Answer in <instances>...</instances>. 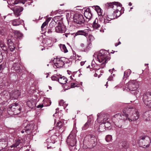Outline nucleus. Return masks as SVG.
I'll return each instance as SVG.
<instances>
[{
	"mask_svg": "<svg viewBox=\"0 0 151 151\" xmlns=\"http://www.w3.org/2000/svg\"><path fill=\"white\" fill-rule=\"evenodd\" d=\"M127 110L128 114H125L124 115L118 114L112 117V121L116 126L121 127L124 121L127 120L129 122L134 121L139 118V113L135 107L129 106L127 108Z\"/></svg>",
	"mask_w": 151,
	"mask_h": 151,
	"instance_id": "nucleus-1",
	"label": "nucleus"
},
{
	"mask_svg": "<svg viewBox=\"0 0 151 151\" xmlns=\"http://www.w3.org/2000/svg\"><path fill=\"white\" fill-rule=\"evenodd\" d=\"M93 56L97 58V60L101 63L102 68L105 66L106 63L110 59L109 53L106 50H103L95 53Z\"/></svg>",
	"mask_w": 151,
	"mask_h": 151,
	"instance_id": "nucleus-2",
	"label": "nucleus"
},
{
	"mask_svg": "<svg viewBox=\"0 0 151 151\" xmlns=\"http://www.w3.org/2000/svg\"><path fill=\"white\" fill-rule=\"evenodd\" d=\"M139 82L135 81H129L125 85L123 91H133L136 90L139 87Z\"/></svg>",
	"mask_w": 151,
	"mask_h": 151,
	"instance_id": "nucleus-3",
	"label": "nucleus"
},
{
	"mask_svg": "<svg viewBox=\"0 0 151 151\" xmlns=\"http://www.w3.org/2000/svg\"><path fill=\"white\" fill-rule=\"evenodd\" d=\"M150 139L147 136H141L139 140V143L140 147L143 148L148 147L150 143Z\"/></svg>",
	"mask_w": 151,
	"mask_h": 151,
	"instance_id": "nucleus-4",
	"label": "nucleus"
},
{
	"mask_svg": "<svg viewBox=\"0 0 151 151\" xmlns=\"http://www.w3.org/2000/svg\"><path fill=\"white\" fill-rule=\"evenodd\" d=\"M143 102L145 105L151 108V92H148L145 93L142 98Z\"/></svg>",
	"mask_w": 151,
	"mask_h": 151,
	"instance_id": "nucleus-5",
	"label": "nucleus"
},
{
	"mask_svg": "<svg viewBox=\"0 0 151 151\" xmlns=\"http://www.w3.org/2000/svg\"><path fill=\"white\" fill-rule=\"evenodd\" d=\"M73 17L74 22L77 24H81L85 22V20L83 15L81 14L75 13Z\"/></svg>",
	"mask_w": 151,
	"mask_h": 151,
	"instance_id": "nucleus-6",
	"label": "nucleus"
},
{
	"mask_svg": "<svg viewBox=\"0 0 151 151\" xmlns=\"http://www.w3.org/2000/svg\"><path fill=\"white\" fill-rule=\"evenodd\" d=\"M65 59L64 58H57L55 59L53 62L55 66L57 68L62 67L65 64Z\"/></svg>",
	"mask_w": 151,
	"mask_h": 151,
	"instance_id": "nucleus-7",
	"label": "nucleus"
},
{
	"mask_svg": "<svg viewBox=\"0 0 151 151\" xmlns=\"http://www.w3.org/2000/svg\"><path fill=\"white\" fill-rule=\"evenodd\" d=\"M21 110L20 106L17 104H14L10 107L9 111L10 112V111L13 112L14 115H17L20 113Z\"/></svg>",
	"mask_w": 151,
	"mask_h": 151,
	"instance_id": "nucleus-8",
	"label": "nucleus"
},
{
	"mask_svg": "<svg viewBox=\"0 0 151 151\" xmlns=\"http://www.w3.org/2000/svg\"><path fill=\"white\" fill-rule=\"evenodd\" d=\"M8 94V92L6 91H4L0 93V104H4L5 102H7L9 99Z\"/></svg>",
	"mask_w": 151,
	"mask_h": 151,
	"instance_id": "nucleus-9",
	"label": "nucleus"
},
{
	"mask_svg": "<svg viewBox=\"0 0 151 151\" xmlns=\"http://www.w3.org/2000/svg\"><path fill=\"white\" fill-rule=\"evenodd\" d=\"M65 26L60 22L58 23V25L55 28V31L58 33H63L66 31Z\"/></svg>",
	"mask_w": 151,
	"mask_h": 151,
	"instance_id": "nucleus-10",
	"label": "nucleus"
},
{
	"mask_svg": "<svg viewBox=\"0 0 151 151\" xmlns=\"http://www.w3.org/2000/svg\"><path fill=\"white\" fill-rule=\"evenodd\" d=\"M67 141L68 143H69L70 145L74 146L76 142L75 135L70 134L67 138Z\"/></svg>",
	"mask_w": 151,
	"mask_h": 151,
	"instance_id": "nucleus-11",
	"label": "nucleus"
},
{
	"mask_svg": "<svg viewBox=\"0 0 151 151\" xmlns=\"http://www.w3.org/2000/svg\"><path fill=\"white\" fill-rule=\"evenodd\" d=\"M35 125L31 123L27 124L24 127L25 132L28 134L31 133L34 130Z\"/></svg>",
	"mask_w": 151,
	"mask_h": 151,
	"instance_id": "nucleus-12",
	"label": "nucleus"
},
{
	"mask_svg": "<svg viewBox=\"0 0 151 151\" xmlns=\"http://www.w3.org/2000/svg\"><path fill=\"white\" fill-rule=\"evenodd\" d=\"M26 1V0H8V7L10 8L11 6L19 3H22L24 4Z\"/></svg>",
	"mask_w": 151,
	"mask_h": 151,
	"instance_id": "nucleus-13",
	"label": "nucleus"
},
{
	"mask_svg": "<svg viewBox=\"0 0 151 151\" xmlns=\"http://www.w3.org/2000/svg\"><path fill=\"white\" fill-rule=\"evenodd\" d=\"M21 93L19 90L12 91L9 93L10 97L12 99H17L20 95Z\"/></svg>",
	"mask_w": 151,
	"mask_h": 151,
	"instance_id": "nucleus-14",
	"label": "nucleus"
},
{
	"mask_svg": "<svg viewBox=\"0 0 151 151\" xmlns=\"http://www.w3.org/2000/svg\"><path fill=\"white\" fill-rule=\"evenodd\" d=\"M108 119L106 116L104 114H97V120L99 122L100 121L101 123H105V122Z\"/></svg>",
	"mask_w": 151,
	"mask_h": 151,
	"instance_id": "nucleus-15",
	"label": "nucleus"
},
{
	"mask_svg": "<svg viewBox=\"0 0 151 151\" xmlns=\"http://www.w3.org/2000/svg\"><path fill=\"white\" fill-rule=\"evenodd\" d=\"M11 9L13 10L14 14L17 17L20 15L21 14L20 13L23 10V8L20 6H16Z\"/></svg>",
	"mask_w": 151,
	"mask_h": 151,
	"instance_id": "nucleus-16",
	"label": "nucleus"
},
{
	"mask_svg": "<svg viewBox=\"0 0 151 151\" xmlns=\"http://www.w3.org/2000/svg\"><path fill=\"white\" fill-rule=\"evenodd\" d=\"M121 4L118 3V2H114L107 3L106 4V7L108 8H113L116 9L119 4Z\"/></svg>",
	"mask_w": 151,
	"mask_h": 151,
	"instance_id": "nucleus-17",
	"label": "nucleus"
},
{
	"mask_svg": "<svg viewBox=\"0 0 151 151\" xmlns=\"http://www.w3.org/2000/svg\"><path fill=\"white\" fill-rule=\"evenodd\" d=\"M84 15L87 19H90L91 18L92 14L90 8H87L84 9Z\"/></svg>",
	"mask_w": 151,
	"mask_h": 151,
	"instance_id": "nucleus-18",
	"label": "nucleus"
},
{
	"mask_svg": "<svg viewBox=\"0 0 151 151\" xmlns=\"http://www.w3.org/2000/svg\"><path fill=\"white\" fill-rule=\"evenodd\" d=\"M119 5V6L116 8V10L114 12L113 14L116 18L120 16L121 14L120 10L121 9L122 5L121 4Z\"/></svg>",
	"mask_w": 151,
	"mask_h": 151,
	"instance_id": "nucleus-19",
	"label": "nucleus"
},
{
	"mask_svg": "<svg viewBox=\"0 0 151 151\" xmlns=\"http://www.w3.org/2000/svg\"><path fill=\"white\" fill-rule=\"evenodd\" d=\"M36 102L35 100L32 99L29 100L27 102V105L31 109H33L35 106Z\"/></svg>",
	"mask_w": 151,
	"mask_h": 151,
	"instance_id": "nucleus-20",
	"label": "nucleus"
},
{
	"mask_svg": "<svg viewBox=\"0 0 151 151\" xmlns=\"http://www.w3.org/2000/svg\"><path fill=\"white\" fill-rule=\"evenodd\" d=\"M7 146V141L6 139H0V149H3Z\"/></svg>",
	"mask_w": 151,
	"mask_h": 151,
	"instance_id": "nucleus-21",
	"label": "nucleus"
},
{
	"mask_svg": "<svg viewBox=\"0 0 151 151\" xmlns=\"http://www.w3.org/2000/svg\"><path fill=\"white\" fill-rule=\"evenodd\" d=\"M85 30H78L75 33H73L74 37L78 35H82L86 37L88 35V34L85 32Z\"/></svg>",
	"mask_w": 151,
	"mask_h": 151,
	"instance_id": "nucleus-22",
	"label": "nucleus"
},
{
	"mask_svg": "<svg viewBox=\"0 0 151 151\" xmlns=\"http://www.w3.org/2000/svg\"><path fill=\"white\" fill-rule=\"evenodd\" d=\"M115 17L114 14H112V15H109L107 16H104V22H108V21H110L111 20L114 19Z\"/></svg>",
	"mask_w": 151,
	"mask_h": 151,
	"instance_id": "nucleus-23",
	"label": "nucleus"
},
{
	"mask_svg": "<svg viewBox=\"0 0 151 151\" xmlns=\"http://www.w3.org/2000/svg\"><path fill=\"white\" fill-rule=\"evenodd\" d=\"M12 23L13 26H16L19 25L23 22V21L19 19H14L11 21Z\"/></svg>",
	"mask_w": 151,
	"mask_h": 151,
	"instance_id": "nucleus-24",
	"label": "nucleus"
},
{
	"mask_svg": "<svg viewBox=\"0 0 151 151\" xmlns=\"http://www.w3.org/2000/svg\"><path fill=\"white\" fill-rule=\"evenodd\" d=\"M100 27V24L99 23L98 19L96 18L93 23V27L94 29H97Z\"/></svg>",
	"mask_w": 151,
	"mask_h": 151,
	"instance_id": "nucleus-25",
	"label": "nucleus"
},
{
	"mask_svg": "<svg viewBox=\"0 0 151 151\" xmlns=\"http://www.w3.org/2000/svg\"><path fill=\"white\" fill-rule=\"evenodd\" d=\"M8 47L10 50L12 52L15 49V47L14 44L11 42V40H8Z\"/></svg>",
	"mask_w": 151,
	"mask_h": 151,
	"instance_id": "nucleus-26",
	"label": "nucleus"
},
{
	"mask_svg": "<svg viewBox=\"0 0 151 151\" xmlns=\"http://www.w3.org/2000/svg\"><path fill=\"white\" fill-rule=\"evenodd\" d=\"M67 79L64 76L61 77L60 76L58 79V82L61 84H65L67 81Z\"/></svg>",
	"mask_w": 151,
	"mask_h": 151,
	"instance_id": "nucleus-27",
	"label": "nucleus"
},
{
	"mask_svg": "<svg viewBox=\"0 0 151 151\" xmlns=\"http://www.w3.org/2000/svg\"><path fill=\"white\" fill-rule=\"evenodd\" d=\"M20 64L19 63H14L13 65V68L14 70L17 71V72H20Z\"/></svg>",
	"mask_w": 151,
	"mask_h": 151,
	"instance_id": "nucleus-28",
	"label": "nucleus"
},
{
	"mask_svg": "<svg viewBox=\"0 0 151 151\" xmlns=\"http://www.w3.org/2000/svg\"><path fill=\"white\" fill-rule=\"evenodd\" d=\"M88 138H90V141L93 143V145L94 146H95L97 143V139L94 136L90 135L88 136Z\"/></svg>",
	"mask_w": 151,
	"mask_h": 151,
	"instance_id": "nucleus-29",
	"label": "nucleus"
},
{
	"mask_svg": "<svg viewBox=\"0 0 151 151\" xmlns=\"http://www.w3.org/2000/svg\"><path fill=\"white\" fill-rule=\"evenodd\" d=\"M49 28L48 29L47 32L48 34H51L52 32H54L55 27L52 25V24L50 23L49 24Z\"/></svg>",
	"mask_w": 151,
	"mask_h": 151,
	"instance_id": "nucleus-30",
	"label": "nucleus"
},
{
	"mask_svg": "<svg viewBox=\"0 0 151 151\" xmlns=\"http://www.w3.org/2000/svg\"><path fill=\"white\" fill-rule=\"evenodd\" d=\"M104 123H101L100 124L99 127V131L101 132L106 130V129Z\"/></svg>",
	"mask_w": 151,
	"mask_h": 151,
	"instance_id": "nucleus-31",
	"label": "nucleus"
},
{
	"mask_svg": "<svg viewBox=\"0 0 151 151\" xmlns=\"http://www.w3.org/2000/svg\"><path fill=\"white\" fill-rule=\"evenodd\" d=\"M121 146L122 148L126 150L129 147V145L127 142H124L122 143Z\"/></svg>",
	"mask_w": 151,
	"mask_h": 151,
	"instance_id": "nucleus-32",
	"label": "nucleus"
},
{
	"mask_svg": "<svg viewBox=\"0 0 151 151\" xmlns=\"http://www.w3.org/2000/svg\"><path fill=\"white\" fill-rule=\"evenodd\" d=\"M131 72V70L129 69H128L125 71L124 73V77L127 78L128 77Z\"/></svg>",
	"mask_w": 151,
	"mask_h": 151,
	"instance_id": "nucleus-33",
	"label": "nucleus"
},
{
	"mask_svg": "<svg viewBox=\"0 0 151 151\" xmlns=\"http://www.w3.org/2000/svg\"><path fill=\"white\" fill-rule=\"evenodd\" d=\"M59 104L60 106H63L64 108V107H66L68 105V104H66L63 100H61L60 101Z\"/></svg>",
	"mask_w": 151,
	"mask_h": 151,
	"instance_id": "nucleus-34",
	"label": "nucleus"
},
{
	"mask_svg": "<svg viewBox=\"0 0 151 151\" xmlns=\"http://www.w3.org/2000/svg\"><path fill=\"white\" fill-rule=\"evenodd\" d=\"M14 34L15 36L18 38H20L22 36V34L19 31L16 30L14 31Z\"/></svg>",
	"mask_w": 151,
	"mask_h": 151,
	"instance_id": "nucleus-35",
	"label": "nucleus"
},
{
	"mask_svg": "<svg viewBox=\"0 0 151 151\" xmlns=\"http://www.w3.org/2000/svg\"><path fill=\"white\" fill-rule=\"evenodd\" d=\"M60 76L58 75H54L52 76L51 79L52 81H58Z\"/></svg>",
	"mask_w": 151,
	"mask_h": 151,
	"instance_id": "nucleus-36",
	"label": "nucleus"
},
{
	"mask_svg": "<svg viewBox=\"0 0 151 151\" xmlns=\"http://www.w3.org/2000/svg\"><path fill=\"white\" fill-rule=\"evenodd\" d=\"M92 46V44L91 43L89 42L87 45L86 47L84 49V51L86 52L90 49Z\"/></svg>",
	"mask_w": 151,
	"mask_h": 151,
	"instance_id": "nucleus-37",
	"label": "nucleus"
},
{
	"mask_svg": "<svg viewBox=\"0 0 151 151\" xmlns=\"http://www.w3.org/2000/svg\"><path fill=\"white\" fill-rule=\"evenodd\" d=\"M90 124V122L88 121L87 122H86L84 126L82 127V129L83 130H85L87 129L89 125Z\"/></svg>",
	"mask_w": 151,
	"mask_h": 151,
	"instance_id": "nucleus-38",
	"label": "nucleus"
},
{
	"mask_svg": "<svg viewBox=\"0 0 151 151\" xmlns=\"http://www.w3.org/2000/svg\"><path fill=\"white\" fill-rule=\"evenodd\" d=\"M95 40L94 37L92 35H89L88 37V40L89 41V43Z\"/></svg>",
	"mask_w": 151,
	"mask_h": 151,
	"instance_id": "nucleus-39",
	"label": "nucleus"
},
{
	"mask_svg": "<svg viewBox=\"0 0 151 151\" xmlns=\"http://www.w3.org/2000/svg\"><path fill=\"white\" fill-rule=\"evenodd\" d=\"M112 139L111 135H107L105 138L107 142H109L111 141Z\"/></svg>",
	"mask_w": 151,
	"mask_h": 151,
	"instance_id": "nucleus-40",
	"label": "nucleus"
},
{
	"mask_svg": "<svg viewBox=\"0 0 151 151\" xmlns=\"http://www.w3.org/2000/svg\"><path fill=\"white\" fill-rule=\"evenodd\" d=\"M20 140H17L16 141L15 143L11 147H16L19 145L20 143Z\"/></svg>",
	"mask_w": 151,
	"mask_h": 151,
	"instance_id": "nucleus-41",
	"label": "nucleus"
},
{
	"mask_svg": "<svg viewBox=\"0 0 151 151\" xmlns=\"http://www.w3.org/2000/svg\"><path fill=\"white\" fill-rule=\"evenodd\" d=\"M104 124L105 125V127L106 129L107 128L108 129H110L111 124L108 121L104 123Z\"/></svg>",
	"mask_w": 151,
	"mask_h": 151,
	"instance_id": "nucleus-42",
	"label": "nucleus"
},
{
	"mask_svg": "<svg viewBox=\"0 0 151 151\" xmlns=\"http://www.w3.org/2000/svg\"><path fill=\"white\" fill-rule=\"evenodd\" d=\"M61 50L65 53H66L68 52L66 47L65 45H63L62 47L61 48Z\"/></svg>",
	"mask_w": 151,
	"mask_h": 151,
	"instance_id": "nucleus-43",
	"label": "nucleus"
},
{
	"mask_svg": "<svg viewBox=\"0 0 151 151\" xmlns=\"http://www.w3.org/2000/svg\"><path fill=\"white\" fill-rule=\"evenodd\" d=\"M150 112H148L145 113V116H148V117L146 119V120L147 121L150 120L151 119V116H150Z\"/></svg>",
	"mask_w": 151,
	"mask_h": 151,
	"instance_id": "nucleus-44",
	"label": "nucleus"
},
{
	"mask_svg": "<svg viewBox=\"0 0 151 151\" xmlns=\"http://www.w3.org/2000/svg\"><path fill=\"white\" fill-rule=\"evenodd\" d=\"M56 126L57 127L60 129L63 126V123L61 121L58 122L57 123Z\"/></svg>",
	"mask_w": 151,
	"mask_h": 151,
	"instance_id": "nucleus-45",
	"label": "nucleus"
},
{
	"mask_svg": "<svg viewBox=\"0 0 151 151\" xmlns=\"http://www.w3.org/2000/svg\"><path fill=\"white\" fill-rule=\"evenodd\" d=\"M91 8L94 9L97 12V11L99 10V9H100V8L98 6H92L91 7Z\"/></svg>",
	"mask_w": 151,
	"mask_h": 151,
	"instance_id": "nucleus-46",
	"label": "nucleus"
},
{
	"mask_svg": "<svg viewBox=\"0 0 151 151\" xmlns=\"http://www.w3.org/2000/svg\"><path fill=\"white\" fill-rule=\"evenodd\" d=\"M1 48L4 51H6L7 50V48L4 44V46H1Z\"/></svg>",
	"mask_w": 151,
	"mask_h": 151,
	"instance_id": "nucleus-47",
	"label": "nucleus"
},
{
	"mask_svg": "<svg viewBox=\"0 0 151 151\" xmlns=\"http://www.w3.org/2000/svg\"><path fill=\"white\" fill-rule=\"evenodd\" d=\"M47 23L46 22H45L43 23L41 27L42 30L43 29V28L47 25Z\"/></svg>",
	"mask_w": 151,
	"mask_h": 151,
	"instance_id": "nucleus-48",
	"label": "nucleus"
},
{
	"mask_svg": "<svg viewBox=\"0 0 151 151\" xmlns=\"http://www.w3.org/2000/svg\"><path fill=\"white\" fill-rule=\"evenodd\" d=\"M3 58L2 53L0 51V63L1 62Z\"/></svg>",
	"mask_w": 151,
	"mask_h": 151,
	"instance_id": "nucleus-49",
	"label": "nucleus"
},
{
	"mask_svg": "<svg viewBox=\"0 0 151 151\" xmlns=\"http://www.w3.org/2000/svg\"><path fill=\"white\" fill-rule=\"evenodd\" d=\"M77 84L76 83H72L71 84V88H74L77 86Z\"/></svg>",
	"mask_w": 151,
	"mask_h": 151,
	"instance_id": "nucleus-50",
	"label": "nucleus"
},
{
	"mask_svg": "<svg viewBox=\"0 0 151 151\" xmlns=\"http://www.w3.org/2000/svg\"><path fill=\"white\" fill-rule=\"evenodd\" d=\"M101 9H99L97 11V13H98V15H102V13L101 12Z\"/></svg>",
	"mask_w": 151,
	"mask_h": 151,
	"instance_id": "nucleus-51",
	"label": "nucleus"
},
{
	"mask_svg": "<svg viewBox=\"0 0 151 151\" xmlns=\"http://www.w3.org/2000/svg\"><path fill=\"white\" fill-rule=\"evenodd\" d=\"M113 79V77L111 76H110L108 78V81H111Z\"/></svg>",
	"mask_w": 151,
	"mask_h": 151,
	"instance_id": "nucleus-52",
	"label": "nucleus"
},
{
	"mask_svg": "<svg viewBox=\"0 0 151 151\" xmlns=\"http://www.w3.org/2000/svg\"><path fill=\"white\" fill-rule=\"evenodd\" d=\"M73 35V34H65V36L67 37L68 36H70L71 35Z\"/></svg>",
	"mask_w": 151,
	"mask_h": 151,
	"instance_id": "nucleus-53",
	"label": "nucleus"
},
{
	"mask_svg": "<svg viewBox=\"0 0 151 151\" xmlns=\"http://www.w3.org/2000/svg\"><path fill=\"white\" fill-rule=\"evenodd\" d=\"M43 104H40V105H38L37 106V108H42L43 107Z\"/></svg>",
	"mask_w": 151,
	"mask_h": 151,
	"instance_id": "nucleus-54",
	"label": "nucleus"
},
{
	"mask_svg": "<svg viewBox=\"0 0 151 151\" xmlns=\"http://www.w3.org/2000/svg\"><path fill=\"white\" fill-rule=\"evenodd\" d=\"M4 43L2 41H0V47H1L2 45L4 46Z\"/></svg>",
	"mask_w": 151,
	"mask_h": 151,
	"instance_id": "nucleus-55",
	"label": "nucleus"
},
{
	"mask_svg": "<svg viewBox=\"0 0 151 151\" xmlns=\"http://www.w3.org/2000/svg\"><path fill=\"white\" fill-rule=\"evenodd\" d=\"M91 67H92V65L91 66ZM87 68H90V71H92V68L91 67V66L90 65H88V66L87 67Z\"/></svg>",
	"mask_w": 151,
	"mask_h": 151,
	"instance_id": "nucleus-56",
	"label": "nucleus"
},
{
	"mask_svg": "<svg viewBox=\"0 0 151 151\" xmlns=\"http://www.w3.org/2000/svg\"><path fill=\"white\" fill-rule=\"evenodd\" d=\"M3 30H1L0 31V33L2 35H4L5 34L4 32H3Z\"/></svg>",
	"mask_w": 151,
	"mask_h": 151,
	"instance_id": "nucleus-57",
	"label": "nucleus"
},
{
	"mask_svg": "<svg viewBox=\"0 0 151 151\" xmlns=\"http://www.w3.org/2000/svg\"><path fill=\"white\" fill-rule=\"evenodd\" d=\"M84 46H85V45L83 43H81V44H80V46H81V47H84Z\"/></svg>",
	"mask_w": 151,
	"mask_h": 151,
	"instance_id": "nucleus-58",
	"label": "nucleus"
},
{
	"mask_svg": "<svg viewBox=\"0 0 151 151\" xmlns=\"http://www.w3.org/2000/svg\"><path fill=\"white\" fill-rule=\"evenodd\" d=\"M84 63H85V62H83V61L81 62L80 63L81 65L82 66L84 64Z\"/></svg>",
	"mask_w": 151,
	"mask_h": 151,
	"instance_id": "nucleus-59",
	"label": "nucleus"
},
{
	"mask_svg": "<svg viewBox=\"0 0 151 151\" xmlns=\"http://www.w3.org/2000/svg\"><path fill=\"white\" fill-rule=\"evenodd\" d=\"M24 128L21 131V132L22 133H24Z\"/></svg>",
	"mask_w": 151,
	"mask_h": 151,
	"instance_id": "nucleus-60",
	"label": "nucleus"
},
{
	"mask_svg": "<svg viewBox=\"0 0 151 151\" xmlns=\"http://www.w3.org/2000/svg\"><path fill=\"white\" fill-rule=\"evenodd\" d=\"M98 74L96 73H95L94 74V76L95 77H96L97 76Z\"/></svg>",
	"mask_w": 151,
	"mask_h": 151,
	"instance_id": "nucleus-61",
	"label": "nucleus"
},
{
	"mask_svg": "<svg viewBox=\"0 0 151 151\" xmlns=\"http://www.w3.org/2000/svg\"><path fill=\"white\" fill-rule=\"evenodd\" d=\"M2 113V111L0 109V116L1 114Z\"/></svg>",
	"mask_w": 151,
	"mask_h": 151,
	"instance_id": "nucleus-62",
	"label": "nucleus"
},
{
	"mask_svg": "<svg viewBox=\"0 0 151 151\" xmlns=\"http://www.w3.org/2000/svg\"><path fill=\"white\" fill-rule=\"evenodd\" d=\"M50 143H52V144H54L55 143V141L53 140L51 142H50Z\"/></svg>",
	"mask_w": 151,
	"mask_h": 151,
	"instance_id": "nucleus-63",
	"label": "nucleus"
},
{
	"mask_svg": "<svg viewBox=\"0 0 151 151\" xmlns=\"http://www.w3.org/2000/svg\"><path fill=\"white\" fill-rule=\"evenodd\" d=\"M129 5L130 6L132 5V4L131 2H129Z\"/></svg>",
	"mask_w": 151,
	"mask_h": 151,
	"instance_id": "nucleus-64",
	"label": "nucleus"
}]
</instances>
